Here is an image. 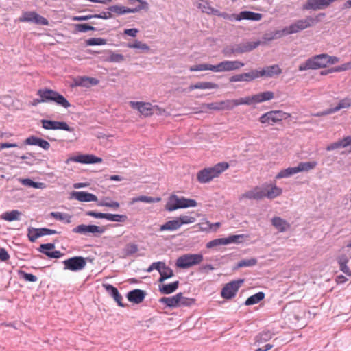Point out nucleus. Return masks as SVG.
<instances>
[{
  "label": "nucleus",
  "mask_w": 351,
  "mask_h": 351,
  "mask_svg": "<svg viewBox=\"0 0 351 351\" xmlns=\"http://www.w3.org/2000/svg\"><path fill=\"white\" fill-rule=\"evenodd\" d=\"M325 16V13H319L315 17L307 16L304 19L298 20L281 30H276L271 32L270 36L267 39L271 40L280 38L284 36L298 33L319 23Z\"/></svg>",
  "instance_id": "1"
},
{
  "label": "nucleus",
  "mask_w": 351,
  "mask_h": 351,
  "mask_svg": "<svg viewBox=\"0 0 351 351\" xmlns=\"http://www.w3.org/2000/svg\"><path fill=\"white\" fill-rule=\"evenodd\" d=\"M37 95L40 98L35 99L33 105L40 103L54 102L57 105L65 108H68L71 106L69 101L62 95L52 89L47 88L39 89L37 92Z\"/></svg>",
  "instance_id": "2"
},
{
  "label": "nucleus",
  "mask_w": 351,
  "mask_h": 351,
  "mask_svg": "<svg viewBox=\"0 0 351 351\" xmlns=\"http://www.w3.org/2000/svg\"><path fill=\"white\" fill-rule=\"evenodd\" d=\"M229 167L226 162H219L213 167L204 168L197 174V180L201 184L210 182L213 179L217 178Z\"/></svg>",
  "instance_id": "3"
},
{
  "label": "nucleus",
  "mask_w": 351,
  "mask_h": 351,
  "mask_svg": "<svg viewBox=\"0 0 351 351\" xmlns=\"http://www.w3.org/2000/svg\"><path fill=\"white\" fill-rule=\"evenodd\" d=\"M259 45V41L234 43L224 47L221 52L226 57L235 56L239 54L252 51Z\"/></svg>",
  "instance_id": "4"
},
{
  "label": "nucleus",
  "mask_w": 351,
  "mask_h": 351,
  "mask_svg": "<svg viewBox=\"0 0 351 351\" xmlns=\"http://www.w3.org/2000/svg\"><path fill=\"white\" fill-rule=\"evenodd\" d=\"M197 205V202L193 199H186L184 197H178L176 195H171L165 206L167 211L172 212L180 208H186L189 207H195Z\"/></svg>",
  "instance_id": "5"
},
{
  "label": "nucleus",
  "mask_w": 351,
  "mask_h": 351,
  "mask_svg": "<svg viewBox=\"0 0 351 351\" xmlns=\"http://www.w3.org/2000/svg\"><path fill=\"white\" fill-rule=\"evenodd\" d=\"M327 54L322 53L308 58L305 62L299 65L298 70L304 71L306 70H315L324 68L327 66Z\"/></svg>",
  "instance_id": "6"
},
{
  "label": "nucleus",
  "mask_w": 351,
  "mask_h": 351,
  "mask_svg": "<svg viewBox=\"0 0 351 351\" xmlns=\"http://www.w3.org/2000/svg\"><path fill=\"white\" fill-rule=\"evenodd\" d=\"M290 116V114L282 110H271L262 114L259 118V121L262 124L273 125L274 123L288 119Z\"/></svg>",
  "instance_id": "7"
},
{
  "label": "nucleus",
  "mask_w": 351,
  "mask_h": 351,
  "mask_svg": "<svg viewBox=\"0 0 351 351\" xmlns=\"http://www.w3.org/2000/svg\"><path fill=\"white\" fill-rule=\"evenodd\" d=\"M203 261V256L200 254H186L178 258L176 266L182 269L189 268L200 263Z\"/></svg>",
  "instance_id": "8"
},
{
  "label": "nucleus",
  "mask_w": 351,
  "mask_h": 351,
  "mask_svg": "<svg viewBox=\"0 0 351 351\" xmlns=\"http://www.w3.org/2000/svg\"><path fill=\"white\" fill-rule=\"evenodd\" d=\"M64 270L77 271L82 270L86 265V258L82 256H74L62 261Z\"/></svg>",
  "instance_id": "9"
},
{
  "label": "nucleus",
  "mask_w": 351,
  "mask_h": 351,
  "mask_svg": "<svg viewBox=\"0 0 351 351\" xmlns=\"http://www.w3.org/2000/svg\"><path fill=\"white\" fill-rule=\"evenodd\" d=\"M130 106L140 112L141 114L145 117L152 115L155 110L161 111V108L157 105L152 106L149 102L141 101H130Z\"/></svg>",
  "instance_id": "10"
},
{
  "label": "nucleus",
  "mask_w": 351,
  "mask_h": 351,
  "mask_svg": "<svg viewBox=\"0 0 351 351\" xmlns=\"http://www.w3.org/2000/svg\"><path fill=\"white\" fill-rule=\"evenodd\" d=\"M243 279L231 281L227 283L221 290V295L224 299H231L234 298L238 291L239 287L243 283Z\"/></svg>",
  "instance_id": "11"
},
{
  "label": "nucleus",
  "mask_w": 351,
  "mask_h": 351,
  "mask_svg": "<svg viewBox=\"0 0 351 351\" xmlns=\"http://www.w3.org/2000/svg\"><path fill=\"white\" fill-rule=\"evenodd\" d=\"M19 21L33 23L41 25H49V21L47 19L34 11L23 12L22 16L19 18Z\"/></svg>",
  "instance_id": "12"
},
{
  "label": "nucleus",
  "mask_w": 351,
  "mask_h": 351,
  "mask_svg": "<svg viewBox=\"0 0 351 351\" xmlns=\"http://www.w3.org/2000/svg\"><path fill=\"white\" fill-rule=\"evenodd\" d=\"M245 64L239 60H224L215 65V72H228L239 70Z\"/></svg>",
  "instance_id": "13"
},
{
  "label": "nucleus",
  "mask_w": 351,
  "mask_h": 351,
  "mask_svg": "<svg viewBox=\"0 0 351 351\" xmlns=\"http://www.w3.org/2000/svg\"><path fill=\"white\" fill-rule=\"evenodd\" d=\"M274 97V93L271 91H265L258 94L244 97L245 105H255L266 101H269Z\"/></svg>",
  "instance_id": "14"
},
{
  "label": "nucleus",
  "mask_w": 351,
  "mask_h": 351,
  "mask_svg": "<svg viewBox=\"0 0 351 351\" xmlns=\"http://www.w3.org/2000/svg\"><path fill=\"white\" fill-rule=\"evenodd\" d=\"M40 123L42 125V128L45 130H62L70 132L74 131V128L70 127L64 121L41 119Z\"/></svg>",
  "instance_id": "15"
},
{
  "label": "nucleus",
  "mask_w": 351,
  "mask_h": 351,
  "mask_svg": "<svg viewBox=\"0 0 351 351\" xmlns=\"http://www.w3.org/2000/svg\"><path fill=\"white\" fill-rule=\"evenodd\" d=\"M105 231L104 228L97 226L96 225H85L81 224L72 230V232L74 233H78L81 234H87L88 233H99L102 234Z\"/></svg>",
  "instance_id": "16"
},
{
  "label": "nucleus",
  "mask_w": 351,
  "mask_h": 351,
  "mask_svg": "<svg viewBox=\"0 0 351 351\" xmlns=\"http://www.w3.org/2000/svg\"><path fill=\"white\" fill-rule=\"evenodd\" d=\"M336 0H307L303 5L304 10H317L324 9L330 5Z\"/></svg>",
  "instance_id": "17"
},
{
  "label": "nucleus",
  "mask_w": 351,
  "mask_h": 351,
  "mask_svg": "<svg viewBox=\"0 0 351 351\" xmlns=\"http://www.w3.org/2000/svg\"><path fill=\"white\" fill-rule=\"evenodd\" d=\"M282 73V69L278 64L267 66L261 70H256L257 78L261 77H272L278 75Z\"/></svg>",
  "instance_id": "18"
},
{
  "label": "nucleus",
  "mask_w": 351,
  "mask_h": 351,
  "mask_svg": "<svg viewBox=\"0 0 351 351\" xmlns=\"http://www.w3.org/2000/svg\"><path fill=\"white\" fill-rule=\"evenodd\" d=\"M70 199H75L82 202H97V197L86 191H72L70 193Z\"/></svg>",
  "instance_id": "19"
},
{
  "label": "nucleus",
  "mask_w": 351,
  "mask_h": 351,
  "mask_svg": "<svg viewBox=\"0 0 351 351\" xmlns=\"http://www.w3.org/2000/svg\"><path fill=\"white\" fill-rule=\"evenodd\" d=\"M257 79L256 69L251 70L247 73H243L231 76L229 79L230 82H250Z\"/></svg>",
  "instance_id": "20"
},
{
  "label": "nucleus",
  "mask_w": 351,
  "mask_h": 351,
  "mask_svg": "<svg viewBox=\"0 0 351 351\" xmlns=\"http://www.w3.org/2000/svg\"><path fill=\"white\" fill-rule=\"evenodd\" d=\"M71 161L82 164H95L102 162V158L93 154H80L71 158Z\"/></svg>",
  "instance_id": "21"
},
{
  "label": "nucleus",
  "mask_w": 351,
  "mask_h": 351,
  "mask_svg": "<svg viewBox=\"0 0 351 351\" xmlns=\"http://www.w3.org/2000/svg\"><path fill=\"white\" fill-rule=\"evenodd\" d=\"M271 223L278 232L280 233L287 232L291 228L290 223L280 217H274L271 219Z\"/></svg>",
  "instance_id": "22"
},
{
  "label": "nucleus",
  "mask_w": 351,
  "mask_h": 351,
  "mask_svg": "<svg viewBox=\"0 0 351 351\" xmlns=\"http://www.w3.org/2000/svg\"><path fill=\"white\" fill-rule=\"evenodd\" d=\"M103 287L105 290L108 292V293L113 298L114 301L117 303V304L121 307H124L125 304H123V297L119 293L118 289L112 285L110 284H103Z\"/></svg>",
  "instance_id": "23"
},
{
  "label": "nucleus",
  "mask_w": 351,
  "mask_h": 351,
  "mask_svg": "<svg viewBox=\"0 0 351 351\" xmlns=\"http://www.w3.org/2000/svg\"><path fill=\"white\" fill-rule=\"evenodd\" d=\"M265 197V190L261 189L259 187H255L252 190L247 191L240 197V199L245 198L249 199L259 200Z\"/></svg>",
  "instance_id": "24"
},
{
  "label": "nucleus",
  "mask_w": 351,
  "mask_h": 351,
  "mask_svg": "<svg viewBox=\"0 0 351 351\" xmlns=\"http://www.w3.org/2000/svg\"><path fill=\"white\" fill-rule=\"evenodd\" d=\"M25 144L29 145H37L45 150H49L51 147L50 143L48 141L35 136H30L27 138L25 140Z\"/></svg>",
  "instance_id": "25"
},
{
  "label": "nucleus",
  "mask_w": 351,
  "mask_h": 351,
  "mask_svg": "<svg viewBox=\"0 0 351 351\" xmlns=\"http://www.w3.org/2000/svg\"><path fill=\"white\" fill-rule=\"evenodd\" d=\"M145 295L146 293L145 291L136 289L128 293L127 298L131 302L140 304L144 300Z\"/></svg>",
  "instance_id": "26"
},
{
  "label": "nucleus",
  "mask_w": 351,
  "mask_h": 351,
  "mask_svg": "<svg viewBox=\"0 0 351 351\" xmlns=\"http://www.w3.org/2000/svg\"><path fill=\"white\" fill-rule=\"evenodd\" d=\"M245 105L244 97L238 99H227L220 101V110H230L235 106Z\"/></svg>",
  "instance_id": "27"
},
{
  "label": "nucleus",
  "mask_w": 351,
  "mask_h": 351,
  "mask_svg": "<svg viewBox=\"0 0 351 351\" xmlns=\"http://www.w3.org/2000/svg\"><path fill=\"white\" fill-rule=\"evenodd\" d=\"M142 9H144V6H138L135 8H129L122 5H112L108 8L109 11H110L111 12H114L118 15H121L128 13H134Z\"/></svg>",
  "instance_id": "28"
},
{
  "label": "nucleus",
  "mask_w": 351,
  "mask_h": 351,
  "mask_svg": "<svg viewBox=\"0 0 351 351\" xmlns=\"http://www.w3.org/2000/svg\"><path fill=\"white\" fill-rule=\"evenodd\" d=\"M263 17L260 13L253 12L251 11H242L237 16V21L249 20L253 21H258Z\"/></svg>",
  "instance_id": "29"
},
{
  "label": "nucleus",
  "mask_w": 351,
  "mask_h": 351,
  "mask_svg": "<svg viewBox=\"0 0 351 351\" xmlns=\"http://www.w3.org/2000/svg\"><path fill=\"white\" fill-rule=\"evenodd\" d=\"M99 82V80L95 77H81L74 80V85L76 86H89L90 85H97Z\"/></svg>",
  "instance_id": "30"
},
{
  "label": "nucleus",
  "mask_w": 351,
  "mask_h": 351,
  "mask_svg": "<svg viewBox=\"0 0 351 351\" xmlns=\"http://www.w3.org/2000/svg\"><path fill=\"white\" fill-rule=\"evenodd\" d=\"M219 85L211 82H199L194 84H191L189 87V90L195 89H217Z\"/></svg>",
  "instance_id": "31"
},
{
  "label": "nucleus",
  "mask_w": 351,
  "mask_h": 351,
  "mask_svg": "<svg viewBox=\"0 0 351 351\" xmlns=\"http://www.w3.org/2000/svg\"><path fill=\"white\" fill-rule=\"evenodd\" d=\"M179 297L178 293L171 297H162L159 300V302L165 304L167 307L171 308H179Z\"/></svg>",
  "instance_id": "32"
},
{
  "label": "nucleus",
  "mask_w": 351,
  "mask_h": 351,
  "mask_svg": "<svg viewBox=\"0 0 351 351\" xmlns=\"http://www.w3.org/2000/svg\"><path fill=\"white\" fill-rule=\"evenodd\" d=\"M21 215V213L20 211L18 210H12L3 213L1 215L0 218L2 220L11 222L14 221H19Z\"/></svg>",
  "instance_id": "33"
},
{
  "label": "nucleus",
  "mask_w": 351,
  "mask_h": 351,
  "mask_svg": "<svg viewBox=\"0 0 351 351\" xmlns=\"http://www.w3.org/2000/svg\"><path fill=\"white\" fill-rule=\"evenodd\" d=\"M181 227L180 226L178 218L170 221H167L164 224L160 226L159 230L160 232L162 231H176L180 229Z\"/></svg>",
  "instance_id": "34"
},
{
  "label": "nucleus",
  "mask_w": 351,
  "mask_h": 351,
  "mask_svg": "<svg viewBox=\"0 0 351 351\" xmlns=\"http://www.w3.org/2000/svg\"><path fill=\"white\" fill-rule=\"evenodd\" d=\"M179 284V281L177 280L169 284L160 285H159V291L162 294H171L178 289Z\"/></svg>",
  "instance_id": "35"
},
{
  "label": "nucleus",
  "mask_w": 351,
  "mask_h": 351,
  "mask_svg": "<svg viewBox=\"0 0 351 351\" xmlns=\"http://www.w3.org/2000/svg\"><path fill=\"white\" fill-rule=\"evenodd\" d=\"M160 278L158 279L159 282H162L165 280L170 278L173 276V271L171 268L167 266L165 263L164 265L162 267L161 270L160 271Z\"/></svg>",
  "instance_id": "36"
},
{
  "label": "nucleus",
  "mask_w": 351,
  "mask_h": 351,
  "mask_svg": "<svg viewBox=\"0 0 351 351\" xmlns=\"http://www.w3.org/2000/svg\"><path fill=\"white\" fill-rule=\"evenodd\" d=\"M272 338L270 331H263L255 337L254 345L258 346L261 343L268 341Z\"/></svg>",
  "instance_id": "37"
},
{
  "label": "nucleus",
  "mask_w": 351,
  "mask_h": 351,
  "mask_svg": "<svg viewBox=\"0 0 351 351\" xmlns=\"http://www.w3.org/2000/svg\"><path fill=\"white\" fill-rule=\"evenodd\" d=\"M178 296L179 307H190L195 304V299L185 297L182 293H178Z\"/></svg>",
  "instance_id": "38"
},
{
  "label": "nucleus",
  "mask_w": 351,
  "mask_h": 351,
  "mask_svg": "<svg viewBox=\"0 0 351 351\" xmlns=\"http://www.w3.org/2000/svg\"><path fill=\"white\" fill-rule=\"evenodd\" d=\"M265 293L262 291L258 292L251 296H250L245 302V305L250 306L256 304L263 300L265 298Z\"/></svg>",
  "instance_id": "39"
},
{
  "label": "nucleus",
  "mask_w": 351,
  "mask_h": 351,
  "mask_svg": "<svg viewBox=\"0 0 351 351\" xmlns=\"http://www.w3.org/2000/svg\"><path fill=\"white\" fill-rule=\"evenodd\" d=\"M298 173L296 167H288L280 171L276 176V179H281L284 178H289Z\"/></svg>",
  "instance_id": "40"
},
{
  "label": "nucleus",
  "mask_w": 351,
  "mask_h": 351,
  "mask_svg": "<svg viewBox=\"0 0 351 351\" xmlns=\"http://www.w3.org/2000/svg\"><path fill=\"white\" fill-rule=\"evenodd\" d=\"M317 163L315 161L300 162L298 166H296L297 171L298 173L302 171H309L313 169L317 166Z\"/></svg>",
  "instance_id": "41"
},
{
  "label": "nucleus",
  "mask_w": 351,
  "mask_h": 351,
  "mask_svg": "<svg viewBox=\"0 0 351 351\" xmlns=\"http://www.w3.org/2000/svg\"><path fill=\"white\" fill-rule=\"evenodd\" d=\"M282 193V189L276 186V185H271L270 189L267 191H265V197L269 199H274L278 196H280Z\"/></svg>",
  "instance_id": "42"
},
{
  "label": "nucleus",
  "mask_w": 351,
  "mask_h": 351,
  "mask_svg": "<svg viewBox=\"0 0 351 351\" xmlns=\"http://www.w3.org/2000/svg\"><path fill=\"white\" fill-rule=\"evenodd\" d=\"M50 215L58 221H64L66 223L71 222V216L67 213L60 212H51Z\"/></svg>",
  "instance_id": "43"
},
{
  "label": "nucleus",
  "mask_w": 351,
  "mask_h": 351,
  "mask_svg": "<svg viewBox=\"0 0 351 351\" xmlns=\"http://www.w3.org/2000/svg\"><path fill=\"white\" fill-rule=\"evenodd\" d=\"M160 201V197H149V196L141 195V196H138L136 197H134L132 199V203L133 204V203L138 202H145V203H156Z\"/></svg>",
  "instance_id": "44"
},
{
  "label": "nucleus",
  "mask_w": 351,
  "mask_h": 351,
  "mask_svg": "<svg viewBox=\"0 0 351 351\" xmlns=\"http://www.w3.org/2000/svg\"><path fill=\"white\" fill-rule=\"evenodd\" d=\"M351 106V98L345 97L341 99L337 105L335 107H332L334 113L343 108H348Z\"/></svg>",
  "instance_id": "45"
},
{
  "label": "nucleus",
  "mask_w": 351,
  "mask_h": 351,
  "mask_svg": "<svg viewBox=\"0 0 351 351\" xmlns=\"http://www.w3.org/2000/svg\"><path fill=\"white\" fill-rule=\"evenodd\" d=\"M99 206H106L117 210L119 208L120 204L118 202L112 201L109 197L104 198L100 202L97 204Z\"/></svg>",
  "instance_id": "46"
},
{
  "label": "nucleus",
  "mask_w": 351,
  "mask_h": 351,
  "mask_svg": "<svg viewBox=\"0 0 351 351\" xmlns=\"http://www.w3.org/2000/svg\"><path fill=\"white\" fill-rule=\"evenodd\" d=\"M215 65H212L210 64H199L191 66L189 68L190 71H206L210 70L213 72H215Z\"/></svg>",
  "instance_id": "47"
},
{
  "label": "nucleus",
  "mask_w": 351,
  "mask_h": 351,
  "mask_svg": "<svg viewBox=\"0 0 351 351\" xmlns=\"http://www.w3.org/2000/svg\"><path fill=\"white\" fill-rule=\"evenodd\" d=\"M106 219L114 222H125L128 217L126 215L106 213Z\"/></svg>",
  "instance_id": "48"
},
{
  "label": "nucleus",
  "mask_w": 351,
  "mask_h": 351,
  "mask_svg": "<svg viewBox=\"0 0 351 351\" xmlns=\"http://www.w3.org/2000/svg\"><path fill=\"white\" fill-rule=\"evenodd\" d=\"M138 251V246L135 243H128L124 249L123 252L126 256H130L136 253Z\"/></svg>",
  "instance_id": "49"
},
{
  "label": "nucleus",
  "mask_w": 351,
  "mask_h": 351,
  "mask_svg": "<svg viewBox=\"0 0 351 351\" xmlns=\"http://www.w3.org/2000/svg\"><path fill=\"white\" fill-rule=\"evenodd\" d=\"M177 218L180 227L183 225L193 223L196 221V218L191 215H180Z\"/></svg>",
  "instance_id": "50"
},
{
  "label": "nucleus",
  "mask_w": 351,
  "mask_h": 351,
  "mask_svg": "<svg viewBox=\"0 0 351 351\" xmlns=\"http://www.w3.org/2000/svg\"><path fill=\"white\" fill-rule=\"evenodd\" d=\"M109 56L106 61L110 62H121L124 60V56L120 53H116L112 51H109Z\"/></svg>",
  "instance_id": "51"
},
{
  "label": "nucleus",
  "mask_w": 351,
  "mask_h": 351,
  "mask_svg": "<svg viewBox=\"0 0 351 351\" xmlns=\"http://www.w3.org/2000/svg\"><path fill=\"white\" fill-rule=\"evenodd\" d=\"M257 263V260L254 258L250 259H243L237 263V267H252Z\"/></svg>",
  "instance_id": "52"
},
{
  "label": "nucleus",
  "mask_w": 351,
  "mask_h": 351,
  "mask_svg": "<svg viewBox=\"0 0 351 351\" xmlns=\"http://www.w3.org/2000/svg\"><path fill=\"white\" fill-rule=\"evenodd\" d=\"M107 43V40L102 38H90L86 40V45H104Z\"/></svg>",
  "instance_id": "53"
},
{
  "label": "nucleus",
  "mask_w": 351,
  "mask_h": 351,
  "mask_svg": "<svg viewBox=\"0 0 351 351\" xmlns=\"http://www.w3.org/2000/svg\"><path fill=\"white\" fill-rule=\"evenodd\" d=\"M243 234L239 235H230L229 237L224 238L226 245L230 243H239L241 242V239H243Z\"/></svg>",
  "instance_id": "54"
},
{
  "label": "nucleus",
  "mask_w": 351,
  "mask_h": 351,
  "mask_svg": "<svg viewBox=\"0 0 351 351\" xmlns=\"http://www.w3.org/2000/svg\"><path fill=\"white\" fill-rule=\"evenodd\" d=\"M21 183L25 186L35 188V189H40V188H42L43 185L44 184L42 182H34L29 178H25V179L21 180Z\"/></svg>",
  "instance_id": "55"
},
{
  "label": "nucleus",
  "mask_w": 351,
  "mask_h": 351,
  "mask_svg": "<svg viewBox=\"0 0 351 351\" xmlns=\"http://www.w3.org/2000/svg\"><path fill=\"white\" fill-rule=\"evenodd\" d=\"M129 48L132 49H139L142 51H148L149 49V47L139 40H135L133 43L128 44Z\"/></svg>",
  "instance_id": "56"
},
{
  "label": "nucleus",
  "mask_w": 351,
  "mask_h": 351,
  "mask_svg": "<svg viewBox=\"0 0 351 351\" xmlns=\"http://www.w3.org/2000/svg\"><path fill=\"white\" fill-rule=\"evenodd\" d=\"M75 30L77 32H86L90 30H95L93 26L89 25L86 23L75 24Z\"/></svg>",
  "instance_id": "57"
},
{
  "label": "nucleus",
  "mask_w": 351,
  "mask_h": 351,
  "mask_svg": "<svg viewBox=\"0 0 351 351\" xmlns=\"http://www.w3.org/2000/svg\"><path fill=\"white\" fill-rule=\"evenodd\" d=\"M339 148H345L351 145V135L346 136L342 139L336 141Z\"/></svg>",
  "instance_id": "58"
},
{
  "label": "nucleus",
  "mask_w": 351,
  "mask_h": 351,
  "mask_svg": "<svg viewBox=\"0 0 351 351\" xmlns=\"http://www.w3.org/2000/svg\"><path fill=\"white\" fill-rule=\"evenodd\" d=\"M27 237L31 242H34L38 238H39V232L38 228H28Z\"/></svg>",
  "instance_id": "59"
},
{
  "label": "nucleus",
  "mask_w": 351,
  "mask_h": 351,
  "mask_svg": "<svg viewBox=\"0 0 351 351\" xmlns=\"http://www.w3.org/2000/svg\"><path fill=\"white\" fill-rule=\"evenodd\" d=\"M20 158L23 160H29V161H26V164L32 165L34 163H39L40 160L36 159L32 153H27L26 155L21 156Z\"/></svg>",
  "instance_id": "60"
},
{
  "label": "nucleus",
  "mask_w": 351,
  "mask_h": 351,
  "mask_svg": "<svg viewBox=\"0 0 351 351\" xmlns=\"http://www.w3.org/2000/svg\"><path fill=\"white\" fill-rule=\"evenodd\" d=\"M226 245L224 238L213 239L206 243L207 248H213L216 246Z\"/></svg>",
  "instance_id": "61"
},
{
  "label": "nucleus",
  "mask_w": 351,
  "mask_h": 351,
  "mask_svg": "<svg viewBox=\"0 0 351 351\" xmlns=\"http://www.w3.org/2000/svg\"><path fill=\"white\" fill-rule=\"evenodd\" d=\"M55 248L54 243H45L41 244L38 248V251L46 255V253H50L49 250H53Z\"/></svg>",
  "instance_id": "62"
},
{
  "label": "nucleus",
  "mask_w": 351,
  "mask_h": 351,
  "mask_svg": "<svg viewBox=\"0 0 351 351\" xmlns=\"http://www.w3.org/2000/svg\"><path fill=\"white\" fill-rule=\"evenodd\" d=\"M19 274L26 281L36 282L38 280V278L34 274L26 273L23 271H19Z\"/></svg>",
  "instance_id": "63"
},
{
  "label": "nucleus",
  "mask_w": 351,
  "mask_h": 351,
  "mask_svg": "<svg viewBox=\"0 0 351 351\" xmlns=\"http://www.w3.org/2000/svg\"><path fill=\"white\" fill-rule=\"evenodd\" d=\"M198 8L200 9L203 12L206 14H210L212 7L210 5L209 3L206 1H202L198 3Z\"/></svg>",
  "instance_id": "64"
}]
</instances>
